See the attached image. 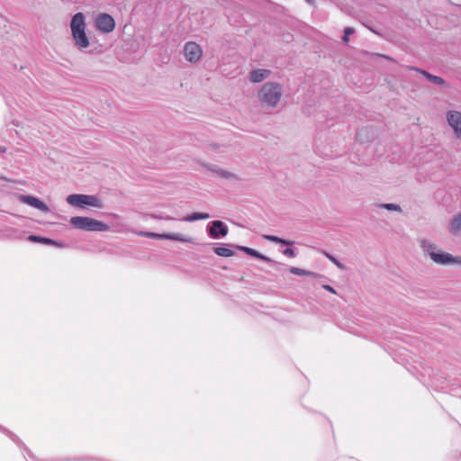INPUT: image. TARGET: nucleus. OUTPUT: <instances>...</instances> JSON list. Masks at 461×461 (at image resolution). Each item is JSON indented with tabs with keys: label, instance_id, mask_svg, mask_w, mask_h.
Returning <instances> with one entry per match:
<instances>
[{
	"label": "nucleus",
	"instance_id": "1",
	"mask_svg": "<svg viewBox=\"0 0 461 461\" xmlns=\"http://www.w3.org/2000/svg\"><path fill=\"white\" fill-rule=\"evenodd\" d=\"M86 19L83 13H77L70 23L71 35L77 49L83 50L90 45V41L86 32Z\"/></svg>",
	"mask_w": 461,
	"mask_h": 461
},
{
	"label": "nucleus",
	"instance_id": "2",
	"mask_svg": "<svg viewBox=\"0 0 461 461\" xmlns=\"http://www.w3.org/2000/svg\"><path fill=\"white\" fill-rule=\"evenodd\" d=\"M283 94L282 86L278 83L267 82L258 92V99L269 107H276Z\"/></svg>",
	"mask_w": 461,
	"mask_h": 461
},
{
	"label": "nucleus",
	"instance_id": "3",
	"mask_svg": "<svg viewBox=\"0 0 461 461\" xmlns=\"http://www.w3.org/2000/svg\"><path fill=\"white\" fill-rule=\"evenodd\" d=\"M70 223L75 229L87 231H107L109 230L106 223L90 217L74 216L70 219Z\"/></svg>",
	"mask_w": 461,
	"mask_h": 461
},
{
	"label": "nucleus",
	"instance_id": "4",
	"mask_svg": "<svg viewBox=\"0 0 461 461\" xmlns=\"http://www.w3.org/2000/svg\"><path fill=\"white\" fill-rule=\"evenodd\" d=\"M67 202L77 208H84L86 206H92L96 208H103L102 201L91 194H69L67 197Z\"/></svg>",
	"mask_w": 461,
	"mask_h": 461
},
{
	"label": "nucleus",
	"instance_id": "5",
	"mask_svg": "<svg viewBox=\"0 0 461 461\" xmlns=\"http://www.w3.org/2000/svg\"><path fill=\"white\" fill-rule=\"evenodd\" d=\"M95 25L97 31L103 33H110L114 30L116 23L112 15L102 13L96 15Z\"/></svg>",
	"mask_w": 461,
	"mask_h": 461
},
{
	"label": "nucleus",
	"instance_id": "6",
	"mask_svg": "<svg viewBox=\"0 0 461 461\" xmlns=\"http://www.w3.org/2000/svg\"><path fill=\"white\" fill-rule=\"evenodd\" d=\"M184 55L190 63H196L203 56V49L194 41H187L184 47Z\"/></svg>",
	"mask_w": 461,
	"mask_h": 461
},
{
	"label": "nucleus",
	"instance_id": "7",
	"mask_svg": "<svg viewBox=\"0 0 461 461\" xmlns=\"http://www.w3.org/2000/svg\"><path fill=\"white\" fill-rule=\"evenodd\" d=\"M229 232L228 226L221 221H213L207 227V233L210 238L218 240L224 238Z\"/></svg>",
	"mask_w": 461,
	"mask_h": 461
},
{
	"label": "nucleus",
	"instance_id": "8",
	"mask_svg": "<svg viewBox=\"0 0 461 461\" xmlns=\"http://www.w3.org/2000/svg\"><path fill=\"white\" fill-rule=\"evenodd\" d=\"M144 237L154 238L158 240H169L184 243H191L192 239L185 237L179 233H155V232H141Z\"/></svg>",
	"mask_w": 461,
	"mask_h": 461
},
{
	"label": "nucleus",
	"instance_id": "9",
	"mask_svg": "<svg viewBox=\"0 0 461 461\" xmlns=\"http://www.w3.org/2000/svg\"><path fill=\"white\" fill-rule=\"evenodd\" d=\"M448 124L454 130L457 139L461 140V112L449 111L447 113Z\"/></svg>",
	"mask_w": 461,
	"mask_h": 461
},
{
	"label": "nucleus",
	"instance_id": "10",
	"mask_svg": "<svg viewBox=\"0 0 461 461\" xmlns=\"http://www.w3.org/2000/svg\"><path fill=\"white\" fill-rule=\"evenodd\" d=\"M19 201L33 208H36L43 212H50V208L48 207V205L35 196L21 194L19 196Z\"/></svg>",
	"mask_w": 461,
	"mask_h": 461
},
{
	"label": "nucleus",
	"instance_id": "11",
	"mask_svg": "<svg viewBox=\"0 0 461 461\" xmlns=\"http://www.w3.org/2000/svg\"><path fill=\"white\" fill-rule=\"evenodd\" d=\"M430 258L437 264L447 265L454 264L457 260L451 254L447 252L436 251V253H430Z\"/></svg>",
	"mask_w": 461,
	"mask_h": 461
},
{
	"label": "nucleus",
	"instance_id": "12",
	"mask_svg": "<svg viewBox=\"0 0 461 461\" xmlns=\"http://www.w3.org/2000/svg\"><path fill=\"white\" fill-rule=\"evenodd\" d=\"M271 74V71L267 68L254 69L249 74V79L253 83H260L264 79L267 78Z\"/></svg>",
	"mask_w": 461,
	"mask_h": 461
},
{
	"label": "nucleus",
	"instance_id": "13",
	"mask_svg": "<svg viewBox=\"0 0 461 461\" xmlns=\"http://www.w3.org/2000/svg\"><path fill=\"white\" fill-rule=\"evenodd\" d=\"M235 248L239 250L244 251L245 253H247L248 255H249L253 258H258L260 260H263V261H266L268 263H275L270 258H268L265 255H262L261 253H259L258 251H257L254 249H251L249 247H244V246H236Z\"/></svg>",
	"mask_w": 461,
	"mask_h": 461
},
{
	"label": "nucleus",
	"instance_id": "14",
	"mask_svg": "<svg viewBox=\"0 0 461 461\" xmlns=\"http://www.w3.org/2000/svg\"><path fill=\"white\" fill-rule=\"evenodd\" d=\"M288 270L291 274H294L295 276H306L312 279H318L322 277V276L318 273L304 270L299 267H291L288 268Z\"/></svg>",
	"mask_w": 461,
	"mask_h": 461
},
{
	"label": "nucleus",
	"instance_id": "15",
	"mask_svg": "<svg viewBox=\"0 0 461 461\" xmlns=\"http://www.w3.org/2000/svg\"><path fill=\"white\" fill-rule=\"evenodd\" d=\"M411 68L422 74L429 82H431L433 84H436L438 86L445 85V80L441 77L434 76V75H432L423 69L418 68Z\"/></svg>",
	"mask_w": 461,
	"mask_h": 461
},
{
	"label": "nucleus",
	"instance_id": "16",
	"mask_svg": "<svg viewBox=\"0 0 461 461\" xmlns=\"http://www.w3.org/2000/svg\"><path fill=\"white\" fill-rule=\"evenodd\" d=\"M233 245L226 244L214 249V253L220 257L229 258L234 255L233 250L230 249Z\"/></svg>",
	"mask_w": 461,
	"mask_h": 461
},
{
	"label": "nucleus",
	"instance_id": "17",
	"mask_svg": "<svg viewBox=\"0 0 461 461\" xmlns=\"http://www.w3.org/2000/svg\"><path fill=\"white\" fill-rule=\"evenodd\" d=\"M29 240L34 241V242H41V243L47 244V245H56V246H59V247L62 246L61 243L58 242L57 240H51L49 238H45V237L37 236V235H31L29 237Z\"/></svg>",
	"mask_w": 461,
	"mask_h": 461
},
{
	"label": "nucleus",
	"instance_id": "18",
	"mask_svg": "<svg viewBox=\"0 0 461 461\" xmlns=\"http://www.w3.org/2000/svg\"><path fill=\"white\" fill-rule=\"evenodd\" d=\"M210 218V215L205 212H194L183 218V221L193 222L199 220H206Z\"/></svg>",
	"mask_w": 461,
	"mask_h": 461
},
{
	"label": "nucleus",
	"instance_id": "19",
	"mask_svg": "<svg viewBox=\"0 0 461 461\" xmlns=\"http://www.w3.org/2000/svg\"><path fill=\"white\" fill-rule=\"evenodd\" d=\"M461 229V213L454 217L449 224V231L451 233H456Z\"/></svg>",
	"mask_w": 461,
	"mask_h": 461
},
{
	"label": "nucleus",
	"instance_id": "20",
	"mask_svg": "<svg viewBox=\"0 0 461 461\" xmlns=\"http://www.w3.org/2000/svg\"><path fill=\"white\" fill-rule=\"evenodd\" d=\"M420 248L425 253L429 254V256L430 253H436V246L427 240H420Z\"/></svg>",
	"mask_w": 461,
	"mask_h": 461
},
{
	"label": "nucleus",
	"instance_id": "21",
	"mask_svg": "<svg viewBox=\"0 0 461 461\" xmlns=\"http://www.w3.org/2000/svg\"><path fill=\"white\" fill-rule=\"evenodd\" d=\"M0 430L5 432L14 442H15L18 446H22L23 445V442L20 440V438L15 435L14 434L13 432H11L10 430H8L7 429L2 427L0 425Z\"/></svg>",
	"mask_w": 461,
	"mask_h": 461
},
{
	"label": "nucleus",
	"instance_id": "22",
	"mask_svg": "<svg viewBox=\"0 0 461 461\" xmlns=\"http://www.w3.org/2000/svg\"><path fill=\"white\" fill-rule=\"evenodd\" d=\"M380 207L388 211L402 212L401 206L396 203H383Z\"/></svg>",
	"mask_w": 461,
	"mask_h": 461
},
{
	"label": "nucleus",
	"instance_id": "23",
	"mask_svg": "<svg viewBox=\"0 0 461 461\" xmlns=\"http://www.w3.org/2000/svg\"><path fill=\"white\" fill-rule=\"evenodd\" d=\"M216 173L222 178H226V179H230V178H237L236 176L234 174H232L231 172H229V171H226V170H223V169H219L216 171Z\"/></svg>",
	"mask_w": 461,
	"mask_h": 461
},
{
	"label": "nucleus",
	"instance_id": "24",
	"mask_svg": "<svg viewBox=\"0 0 461 461\" xmlns=\"http://www.w3.org/2000/svg\"><path fill=\"white\" fill-rule=\"evenodd\" d=\"M355 32L354 29L351 27H346L344 29V35L342 37V40L345 43H348L349 41V35L353 34Z\"/></svg>",
	"mask_w": 461,
	"mask_h": 461
},
{
	"label": "nucleus",
	"instance_id": "25",
	"mask_svg": "<svg viewBox=\"0 0 461 461\" xmlns=\"http://www.w3.org/2000/svg\"><path fill=\"white\" fill-rule=\"evenodd\" d=\"M325 256L332 262L334 263L338 267L342 268V265L339 263V261L333 256L330 255L329 253L325 252Z\"/></svg>",
	"mask_w": 461,
	"mask_h": 461
},
{
	"label": "nucleus",
	"instance_id": "26",
	"mask_svg": "<svg viewBox=\"0 0 461 461\" xmlns=\"http://www.w3.org/2000/svg\"><path fill=\"white\" fill-rule=\"evenodd\" d=\"M283 254H284L285 256L289 257V258H295V256H296V253H295L294 249H291V248H287V249H285L283 251Z\"/></svg>",
	"mask_w": 461,
	"mask_h": 461
},
{
	"label": "nucleus",
	"instance_id": "27",
	"mask_svg": "<svg viewBox=\"0 0 461 461\" xmlns=\"http://www.w3.org/2000/svg\"><path fill=\"white\" fill-rule=\"evenodd\" d=\"M264 238L267 240L272 241V242H275V243H278V241H280V238L277 237V236H274V235H265Z\"/></svg>",
	"mask_w": 461,
	"mask_h": 461
},
{
	"label": "nucleus",
	"instance_id": "28",
	"mask_svg": "<svg viewBox=\"0 0 461 461\" xmlns=\"http://www.w3.org/2000/svg\"><path fill=\"white\" fill-rule=\"evenodd\" d=\"M278 243H281V244H286V245H291V244H293L294 242H293V241H291V240H285V239L280 238V241H278Z\"/></svg>",
	"mask_w": 461,
	"mask_h": 461
},
{
	"label": "nucleus",
	"instance_id": "29",
	"mask_svg": "<svg viewBox=\"0 0 461 461\" xmlns=\"http://www.w3.org/2000/svg\"><path fill=\"white\" fill-rule=\"evenodd\" d=\"M155 217H156V218H158V219H163V220H167V221H171V220H173V218H172V217H170V216H165V215H159V216H155Z\"/></svg>",
	"mask_w": 461,
	"mask_h": 461
},
{
	"label": "nucleus",
	"instance_id": "30",
	"mask_svg": "<svg viewBox=\"0 0 461 461\" xmlns=\"http://www.w3.org/2000/svg\"><path fill=\"white\" fill-rule=\"evenodd\" d=\"M321 288H323V289L331 288V286H330L329 285H322Z\"/></svg>",
	"mask_w": 461,
	"mask_h": 461
},
{
	"label": "nucleus",
	"instance_id": "31",
	"mask_svg": "<svg viewBox=\"0 0 461 461\" xmlns=\"http://www.w3.org/2000/svg\"><path fill=\"white\" fill-rule=\"evenodd\" d=\"M308 4L310 5H313L314 4V0H305Z\"/></svg>",
	"mask_w": 461,
	"mask_h": 461
},
{
	"label": "nucleus",
	"instance_id": "32",
	"mask_svg": "<svg viewBox=\"0 0 461 461\" xmlns=\"http://www.w3.org/2000/svg\"><path fill=\"white\" fill-rule=\"evenodd\" d=\"M328 291L332 293V294H338L337 290H328Z\"/></svg>",
	"mask_w": 461,
	"mask_h": 461
}]
</instances>
